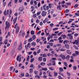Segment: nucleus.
Segmentation results:
<instances>
[{
	"instance_id": "nucleus-17",
	"label": "nucleus",
	"mask_w": 79,
	"mask_h": 79,
	"mask_svg": "<svg viewBox=\"0 0 79 79\" xmlns=\"http://www.w3.org/2000/svg\"><path fill=\"white\" fill-rule=\"evenodd\" d=\"M42 70H43L44 71H46L48 70V69L47 68H42Z\"/></svg>"
},
{
	"instance_id": "nucleus-18",
	"label": "nucleus",
	"mask_w": 79,
	"mask_h": 79,
	"mask_svg": "<svg viewBox=\"0 0 79 79\" xmlns=\"http://www.w3.org/2000/svg\"><path fill=\"white\" fill-rule=\"evenodd\" d=\"M68 40H64L63 42L64 44H67L68 43Z\"/></svg>"
},
{
	"instance_id": "nucleus-12",
	"label": "nucleus",
	"mask_w": 79,
	"mask_h": 79,
	"mask_svg": "<svg viewBox=\"0 0 79 79\" xmlns=\"http://www.w3.org/2000/svg\"><path fill=\"white\" fill-rule=\"evenodd\" d=\"M57 9L58 10L59 9L60 10H61V6H60V5L58 6H57Z\"/></svg>"
},
{
	"instance_id": "nucleus-30",
	"label": "nucleus",
	"mask_w": 79,
	"mask_h": 79,
	"mask_svg": "<svg viewBox=\"0 0 79 79\" xmlns=\"http://www.w3.org/2000/svg\"><path fill=\"white\" fill-rule=\"evenodd\" d=\"M54 76H56L58 75L57 73H56L55 72H54Z\"/></svg>"
},
{
	"instance_id": "nucleus-39",
	"label": "nucleus",
	"mask_w": 79,
	"mask_h": 79,
	"mask_svg": "<svg viewBox=\"0 0 79 79\" xmlns=\"http://www.w3.org/2000/svg\"><path fill=\"white\" fill-rule=\"evenodd\" d=\"M77 69V68L76 66H74L73 67V69L76 70Z\"/></svg>"
},
{
	"instance_id": "nucleus-9",
	"label": "nucleus",
	"mask_w": 79,
	"mask_h": 79,
	"mask_svg": "<svg viewBox=\"0 0 79 79\" xmlns=\"http://www.w3.org/2000/svg\"><path fill=\"white\" fill-rule=\"evenodd\" d=\"M16 29V33L17 34L19 31V27H17Z\"/></svg>"
},
{
	"instance_id": "nucleus-22",
	"label": "nucleus",
	"mask_w": 79,
	"mask_h": 79,
	"mask_svg": "<svg viewBox=\"0 0 79 79\" xmlns=\"http://www.w3.org/2000/svg\"><path fill=\"white\" fill-rule=\"evenodd\" d=\"M30 71H29V73H32L33 72V69H30V70H29Z\"/></svg>"
},
{
	"instance_id": "nucleus-10",
	"label": "nucleus",
	"mask_w": 79,
	"mask_h": 79,
	"mask_svg": "<svg viewBox=\"0 0 79 79\" xmlns=\"http://www.w3.org/2000/svg\"><path fill=\"white\" fill-rule=\"evenodd\" d=\"M19 56H18L17 58V61L19 60V62H20L21 61V57H20L19 60Z\"/></svg>"
},
{
	"instance_id": "nucleus-40",
	"label": "nucleus",
	"mask_w": 79,
	"mask_h": 79,
	"mask_svg": "<svg viewBox=\"0 0 79 79\" xmlns=\"http://www.w3.org/2000/svg\"><path fill=\"white\" fill-rule=\"evenodd\" d=\"M47 56L45 54H43V57H46Z\"/></svg>"
},
{
	"instance_id": "nucleus-45",
	"label": "nucleus",
	"mask_w": 79,
	"mask_h": 79,
	"mask_svg": "<svg viewBox=\"0 0 79 79\" xmlns=\"http://www.w3.org/2000/svg\"><path fill=\"white\" fill-rule=\"evenodd\" d=\"M65 66L67 67V63L66 62H64V63Z\"/></svg>"
},
{
	"instance_id": "nucleus-31",
	"label": "nucleus",
	"mask_w": 79,
	"mask_h": 79,
	"mask_svg": "<svg viewBox=\"0 0 79 79\" xmlns=\"http://www.w3.org/2000/svg\"><path fill=\"white\" fill-rule=\"evenodd\" d=\"M49 45L51 47H52L53 46V43H49Z\"/></svg>"
},
{
	"instance_id": "nucleus-54",
	"label": "nucleus",
	"mask_w": 79,
	"mask_h": 79,
	"mask_svg": "<svg viewBox=\"0 0 79 79\" xmlns=\"http://www.w3.org/2000/svg\"><path fill=\"white\" fill-rule=\"evenodd\" d=\"M36 23H38L39 22H40V20L38 19H37L36 20Z\"/></svg>"
},
{
	"instance_id": "nucleus-48",
	"label": "nucleus",
	"mask_w": 79,
	"mask_h": 79,
	"mask_svg": "<svg viewBox=\"0 0 79 79\" xmlns=\"http://www.w3.org/2000/svg\"><path fill=\"white\" fill-rule=\"evenodd\" d=\"M34 58H32L30 60V62L31 63H32L33 62V61H34Z\"/></svg>"
},
{
	"instance_id": "nucleus-14",
	"label": "nucleus",
	"mask_w": 79,
	"mask_h": 79,
	"mask_svg": "<svg viewBox=\"0 0 79 79\" xmlns=\"http://www.w3.org/2000/svg\"><path fill=\"white\" fill-rule=\"evenodd\" d=\"M31 45H32L33 47H35L36 45V43L34 42H33L31 44Z\"/></svg>"
},
{
	"instance_id": "nucleus-5",
	"label": "nucleus",
	"mask_w": 79,
	"mask_h": 79,
	"mask_svg": "<svg viewBox=\"0 0 79 79\" xmlns=\"http://www.w3.org/2000/svg\"><path fill=\"white\" fill-rule=\"evenodd\" d=\"M67 36L69 37L70 39H72L73 38V36L72 35V34L69 33L68 34Z\"/></svg>"
},
{
	"instance_id": "nucleus-38",
	"label": "nucleus",
	"mask_w": 79,
	"mask_h": 79,
	"mask_svg": "<svg viewBox=\"0 0 79 79\" xmlns=\"http://www.w3.org/2000/svg\"><path fill=\"white\" fill-rule=\"evenodd\" d=\"M6 5V2H4L3 3V6H4V7Z\"/></svg>"
},
{
	"instance_id": "nucleus-47",
	"label": "nucleus",
	"mask_w": 79,
	"mask_h": 79,
	"mask_svg": "<svg viewBox=\"0 0 79 79\" xmlns=\"http://www.w3.org/2000/svg\"><path fill=\"white\" fill-rule=\"evenodd\" d=\"M40 39H37V40H36V42L37 43H39L40 42Z\"/></svg>"
},
{
	"instance_id": "nucleus-2",
	"label": "nucleus",
	"mask_w": 79,
	"mask_h": 79,
	"mask_svg": "<svg viewBox=\"0 0 79 79\" xmlns=\"http://www.w3.org/2000/svg\"><path fill=\"white\" fill-rule=\"evenodd\" d=\"M60 57H61L62 60H65L66 59L65 56L64 55L62 54L60 55Z\"/></svg>"
},
{
	"instance_id": "nucleus-29",
	"label": "nucleus",
	"mask_w": 79,
	"mask_h": 79,
	"mask_svg": "<svg viewBox=\"0 0 79 79\" xmlns=\"http://www.w3.org/2000/svg\"><path fill=\"white\" fill-rule=\"evenodd\" d=\"M22 31H20V32L19 33V37H20L21 36V35H22Z\"/></svg>"
},
{
	"instance_id": "nucleus-36",
	"label": "nucleus",
	"mask_w": 79,
	"mask_h": 79,
	"mask_svg": "<svg viewBox=\"0 0 79 79\" xmlns=\"http://www.w3.org/2000/svg\"><path fill=\"white\" fill-rule=\"evenodd\" d=\"M8 40H6L5 41V44H6L7 43Z\"/></svg>"
},
{
	"instance_id": "nucleus-23",
	"label": "nucleus",
	"mask_w": 79,
	"mask_h": 79,
	"mask_svg": "<svg viewBox=\"0 0 79 79\" xmlns=\"http://www.w3.org/2000/svg\"><path fill=\"white\" fill-rule=\"evenodd\" d=\"M65 47L66 48H67V49H69V45H65Z\"/></svg>"
},
{
	"instance_id": "nucleus-33",
	"label": "nucleus",
	"mask_w": 79,
	"mask_h": 79,
	"mask_svg": "<svg viewBox=\"0 0 79 79\" xmlns=\"http://www.w3.org/2000/svg\"><path fill=\"white\" fill-rule=\"evenodd\" d=\"M59 69H60V72H61L63 71V69L62 68H60Z\"/></svg>"
},
{
	"instance_id": "nucleus-46",
	"label": "nucleus",
	"mask_w": 79,
	"mask_h": 79,
	"mask_svg": "<svg viewBox=\"0 0 79 79\" xmlns=\"http://www.w3.org/2000/svg\"><path fill=\"white\" fill-rule=\"evenodd\" d=\"M74 47L76 49H77V50H78V48L77 47L76 45H74Z\"/></svg>"
},
{
	"instance_id": "nucleus-11",
	"label": "nucleus",
	"mask_w": 79,
	"mask_h": 79,
	"mask_svg": "<svg viewBox=\"0 0 79 79\" xmlns=\"http://www.w3.org/2000/svg\"><path fill=\"white\" fill-rule=\"evenodd\" d=\"M67 53L68 54L71 55L72 53L71 52H70V50H67Z\"/></svg>"
},
{
	"instance_id": "nucleus-60",
	"label": "nucleus",
	"mask_w": 79,
	"mask_h": 79,
	"mask_svg": "<svg viewBox=\"0 0 79 79\" xmlns=\"http://www.w3.org/2000/svg\"><path fill=\"white\" fill-rule=\"evenodd\" d=\"M75 53L76 54H77V55H78L79 54V52H78L76 51L75 52Z\"/></svg>"
},
{
	"instance_id": "nucleus-28",
	"label": "nucleus",
	"mask_w": 79,
	"mask_h": 79,
	"mask_svg": "<svg viewBox=\"0 0 79 79\" xmlns=\"http://www.w3.org/2000/svg\"><path fill=\"white\" fill-rule=\"evenodd\" d=\"M76 41V45H78V43H79V40H76L75 41Z\"/></svg>"
},
{
	"instance_id": "nucleus-6",
	"label": "nucleus",
	"mask_w": 79,
	"mask_h": 79,
	"mask_svg": "<svg viewBox=\"0 0 79 79\" xmlns=\"http://www.w3.org/2000/svg\"><path fill=\"white\" fill-rule=\"evenodd\" d=\"M47 12L45 11H42V15L43 16H45L46 15Z\"/></svg>"
},
{
	"instance_id": "nucleus-42",
	"label": "nucleus",
	"mask_w": 79,
	"mask_h": 79,
	"mask_svg": "<svg viewBox=\"0 0 79 79\" xmlns=\"http://www.w3.org/2000/svg\"><path fill=\"white\" fill-rule=\"evenodd\" d=\"M58 77L59 79H64L63 78H62L61 76L60 75L58 76Z\"/></svg>"
},
{
	"instance_id": "nucleus-7",
	"label": "nucleus",
	"mask_w": 79,
	"mask_h": 79,
	"mask_svg": "<svg viewBox=\"0 0 79 79\" xmlns=\"http://www.w3.org/2000/svg\"><path fill=\"white\" fill-rule=\"evenodd\" d=\"M17 46V42L15 41L14 43V44L13 45V47L14 48H15Z\"/></svg>"
},
{
	"instance_id": "nucleus-1",
	"label": "nucleus",
	"mask_w": 79,
	"mask_h": 79,
	"mask_svg": "<svg viewBox=\"0 0 79 79\" xmlns=\"http://www.w3.org/2000/svg\"><path fill=\"white\" fill-rule=\"evenodd\" d=\"M5 25H6V27L5 28V30L6 31V28L8 30L10 26V24L9 22H8L7 21H6L5 23Z\"/></svg>"
},
{
	"instance_id": "nucleus-62",
	"label": "nucleus",
	"mask_w": 79,
	"mask_h": 79,
	"mask_svg": "<svg viewBox=\"0 0 79 79\" xmlns=\"http://www.w3.org/2000/svg\"><path fill=\"white\" fill-rule=\"evenodd\" d=\"M60 51H65V49H63V48H62L61 49H60Z\"/></svg>"
},
{
	"instance_id": "nucleus-20",
	"label": "nucleus",
	"mask_w": 79,
	"mask_h": 79,
	"mask_svg": "<svg viewBox=\"0 0 79 79\" xmlns=\"http://www.w3.org/2000/svg\"><path fill=\"white\" fill-rule=\"evenodd\" d=\"M48 6H49V7L50 9H51L52 7V4H49Z\"/></svg>"
},
{
	"instance_id": "nucleus-43",
	"label": "nucleus",
	"mask_w": 79,
	"mask_h": 79,
	"mask_svg": "<svg viewBox=\"0 0 79 79\" xmlns=\"http://www.w3.org/2000/svg\"><path fill=\"white\" fill-rule=\"evenodd\" d=\"M37 16L36 14H33V17L34 18H35Z\"/></svg>"
},
{
	"instance_id": "nucleus-35",
	"label": "nucleus",
	"mask_w": 79,
	"mask_h": 79,
	"mask_svg": "<svg viewBox=\"0 0 79 79\" xmlns=\"http://www.w3.org/2000/svg\"><path fill=\"white\" fill-rule=\"evenodd\" d=\"M59 74H60V75L62 76H63L64 77H65L64 76V74H63V73H59Z\"/></svg>"
},
{
	"instance_id": "nucleus-57",
	"label": "nucleus",
	"mask_w": 79,
	"mask_h": 79,
	"mask_svg": "<svg viewBox=\"0 0 79 79\" xmlns=\"http://www.w3.org/2000/svg\"><path fill=\"white\" fill-rule=\"evenodd\" d=\"M35 77L36 78H40V77L38 75H36L35 76Z\"/></svg>"
},
{
	"instance_id": "nucleus-64",
	"label": "nucleus",
	"mask_w": 79,
	"mask_h": 79,
	"mask_svg": "<svg viewBox=\"0 0 79 79\" xmlns=\"http://www.w3.org/2000/svg\"><path fill=\"white\" fill-rule=\"evenodd\" d=\"M46 61V59L45 58H43V61L45 62Z\"/></svg>"
},
{
	"instance_id": "nucleus-19",
	"label": "nucleus",
	"mask_w": 79,
	"mask_h": 79,
	"mask_svg": "<svg viewBox=\"0 0 79 79\" xmlns=\"http://www.w3.org/2000/svg\"><path fill=\"white\" fill-rule=\"evenodd\" d=\"M48 30V29H46L45 30V33L46 34V35H47V36H48V34H49V33H47V32H46V30Z\"/></svg>"
},
{
	"instance_id": "nucleus-56",
	"label": "nucleus",
	"mask_w": 79,
	"mask_h": 79,
	"mask_svg": "<svg viewBox=\"0 0 79 79\" xmlns=\"http://www.w3.org/2000/svg\"><path fill=\"white\" fill-rule=\"evenodd\" d=\"M49 69L51 71H53V69L52 67H50Z\"/></svg>"
},
{
	"instance_id": "nucleus-63",
	"label": "nucleus",
	"mask_w": 79,
	"mask_h": 79,
	"mask_svg": "<svg viewBox=\"0 0 79 79\" xmlns=\"http://www.w3.org/2000/svg\"><path fill=\"white\" fill-rule=\"evenodd\" d=\"M40 49H39V50L38 51H37V53L38 54H39V53H40Z\"/></svg>"
},
{
	"instance_id": "nucleus-51",
	"label": "nucleus",
	"mask_w": 79,
	"mask_h": 79,
	"mask_svg": "<svg viewBox=\"0 0 79 79\" xmlns=\"http://www.w3.org/2000/svg\"><path fill=\"white\" fill-rule=\"evenodd\" d=\"M47 18H46L45 19V20H44L43 21V23H46V20H47Z\"/></svg>"
},
{
	"instance_id": "nucleus-55",
	"label": "nucleus",
	"mask_w": 79,
	"mask_h": 79,
	"mask_svg": "<svg viewBox=\"0 0 79 79\" xmlns=\"http://www.w3.org/2000/svg\"><path fill=\"white\" fill-rule=\"evenodd\" d=\"M43 24L42 22H40V25L41 26H42V25H43Z\"/></svg>"
},
{
	"instance_id": "nucleus-41",
	"label": "nucleus",
	"mask_w": 79,
	"mask_h": 79,
	"mask_svg": "<svg viewBox=\"0 0 79 79\" xmlns=\"http://www.w3.org/2000/svg\"><path fill=\"white\" fill-rule=\"evenodd\" d=\"M11 1H10V2L8 4V6H11Z\"/></svg>"
},
{
	"instance_id": "nucleus-58",
	"label": "nucleus",
	"mask_w": 79,
	"mask_h": 79,
	"mask_svg": "<svg viewBox=\"0 0 79 79\" xmlns=\"http://www.w3.org/2000/svg\"><path fill=\"white\" fill-rule=\"evenodd\" d=\"M49 76L50 77H52V75L51 74V73L50 72H49Z\"/></svg>"
},
{
	"instance_id": "nucleus-59",
	"label": "nucleus",
	"mask_w": 79,
	"mask_h": 79,
	"mask_svg": "<svg viewBox=\"0 0 79 79\" xmlns=\"http://www.w3.org/2000/svg\"><path fill=\"white\" fill-rule=\"evenodd\" d=\"M50 26H51V27H53V25H54V24H53V23H51V24H50Z\"/></svg>"
},
{
	"instance_id": "nucleus-13",
	"label": "nucleus",
	"mask_w": 79,
	"mask_h": 79,
	"mask_svg": "<svg viewBox=\"0 0 79 79\" xmlns=\"http://www.w3.org/2000/svg\"><path fill=\"white\" fill-rule=\"evenodd\" d=\"M70 57V55H68L65 57V59H66V60H69Z\"/></svg>"
},
{
	"instance_id": "nucleus-34",
	"label": "nucleus",
	"mask_w": 79,
	"mask_h": 79,
	"mask_svg": "<svg viewBox=\"0 0 79 79\" xmlns=\"http://www.w3.org/2000/svg\"><path fill=\"white\" fill-rule=\"evenodd\" d=\"M56 62L55 61H52V65H55V64H56Z\"/></svg>"
},
{
	"instance_id": "nucleus-26",
	"label": "nucleus",
	"mask_w": 79,
	"mask_h": 79,
	"mask_svg": "<svg viewBox=\"0 0 79 79\" xmlns=\"http://www.w3.org/2000/svg\"><path fill=\"white\" fill-rule=\"evenodd\" d=\"M40 64L41 65L44 66L45 65V63L42 62L40 63Z\"/></svg>"
},
{
	"instance_id": "nucleus-61",
	"label": "nucleus",
	"mask_w": 79,
	"mask_h": 79,
	"mask_svg": "<svg viewBox=\"0 0 79 79\" xmlns=\"http://www.w3.org/2000/svg\"><path fill=\"white\" fill-rule=\"evenodd\" d=\"M31 45V44L30 43H29L27 45V48H28Z\"/></svg>"
},
{
	"instance_id": "nucleus-49",
	"label": "nucleus",
	"mask_w": 79,
	"mask_h": 79,
	"mask_svg": "<svg viewBox=\"0 0 79 79\" xmlns=\"http://www.w3.org/2000/svg\"><path fill=\"white\" fill-rule=\"evenodd\" d=\"M34 72L35 73V75H37L38 74V71H35Z\"/></svg>"
},
{
	"instance_id": "nucleus-44",
	"label": "nucleus",
	"mask_w": 79,
	"mask_h": 79,
	"mask_svg": "<svg viewBox=\"0 0 79 79\" xmlns=\"http://www.w3.org/2000/svg\"><path fill=\"white\" fill-rule=\"evenodd\" d=\"M41 13V12L40 11V12H37V16H38L40 15V13Z\"/></svg>"
},
{
	"instance_id": "nucleus-25",
	"label": "nucleus",
	"mask_w": 79,
	"mask_h": 79,
	"mask_svg": "<svg viewBox=\"0 0 79 79\" xmlns=\"http://www.w3.org/2000/svg\"><path fill=\"white\" fill-rule=\"evenodd\" d=\"M31 35H33L35 34V31H31Z\"/></svg>"
},
{
	"instance_id": "nucleus-15",
	"label": "nucleus",
	"mask_w": 79,
	"mask_h": 79,
	"mask_svg": "<svg viewBox=\"0 0 79 79\" xmlns=\"http://www.w3.org/2000/svg\"><path fill=\"white\" fill-rule=\"evenodd\" d=\"M46 4H45L44 6H43V9L44 10L46 11Z\"/></svg>"
},
{
	"instance_id": "nucleus-50",
	"label": "nucleus",
	"mask_w": 79,
	"mask_h": 79,
	"mask_svg": "<svg viewBox=\"0 0 79 79\" xmlns=\"http://www.w3.org/2000/svg\"><path fill=\"white\" fill-rule=\"evenodd\" d=\"M78 4H75L74 6V8H77L78 7Z\"/></svg>"
},
{
	"instance_id": "nucleus-8",
	"label": "nucleus",
	"mask_w": 79,
	"mask_h": 79,
	"mask_svg": "<svg viewBox=\"0 0 79 79\" xmlns=\"http://www.w3.org/2000/svg\"><path fill=\"white\" fill-rule=\"evenodd\" d=\"M17 17H16L14 19H13V24H15L16 23L17 21Z\"/></svg>"
},
{
	"instance_id": "nucleus-27",
	"label": "nucleus",
	"mask_w": 79,
	"mask_h": 79,
	"mask_svg": "<svg viewBox=\"0 0 79 79\" xmlns=\"http://www.w3.org/2000/svg\"><path fill=\"white\" fill-rule=\"evenodd\" d=\"M36 37V36L35 35H33L32 36V38L33 40H34L35 39Z\"/></svg>"
},
{
	"instance_id": "nucleus-21",
	"label": "nucleus",
	"mask_w": 79,
	"mask_h": 79,
	"mask_svg": "<svg viewBox=\"0 0 79 79\" xmlns=\"http://www.w3.org/2000/svg\"><path fill=\"white\" fill-rule=\"evenodd\" d=\"M31 11H33L35 9V8L33 6H31Z\"/></svg>"
},
{
	"instance_id": "nucleus-24",
	"label": "nucleus",
	"mask_w": 79,
	"mask_h": 79,
	"mask_svg": "<svg viewBox=\"0 0 79 79\" xmlns=\"http://www.w3.org/2000/svg\"><path fill=\"white\" fill-rule=\"evenodd\" d=\"M42 57H40L39 58V60L40 61H42Z\"/></svg>"
},
{
	"instance_id": "nucleus-37",
	"label": "nucleus",
	"mask_w": 79,
	"mask_h": 79,
	"mask_svg": "<svg viewBox=\"0 0 79 79\" xmlns=\"http://www.w3.org/2000/svg\"><path fill=\"white\" fill-rule=\"evenodd\" d=\"M69 9H66L65 10V12L66 13H69Z\"/></svg>"
},
{
	"instance_id": "nucleus-3",
	"label": "nucleus",
	"mask_w": 79,
	"mask_h": 79,
	"mask_svg": "<svg viewBox=\"0 0 79 79\" xmlns=\"http://www.w3.org/2000/svg\"><path fill=\"white\" fill-rule=\"evenodd\" d=\"M22 43H20V45H19V47L18 48V50H19V51H20L21 50L22 48Z\"/></svg>"
},
{
	"instance_id": "nucleus-16",
	"label": "nucleus",
	"mask_w": 79,
	"mask_h": 79,
	"mask_svg": "<svg viewBox=\"0 0 79 79\" xmlns=\"http://www.w3.org/2000/svg\"><path fill=\"white\" fill-rule=\"evenodd\" d=\"M32 41H33V40H32V38H30V39L28 40V42H31Z\"/></svg>"
},
{
	"instance_id": "nucleus-32",
	"label": "nucleus",
	"mask_w": 79,
	"mask_h": 79,
	"mask_svg": "<svg viewBox=\"0 0 79 79\" xmlns=\"http://www.w3.org/2000/svg\"><path fill=\"white\" fill-rule=\"evenodd\" d=\"M30 59V56H27V61H29V60Z\"/></svg>"
},
{
	"instance_id": "nucleus-4",
	"label": "nucleus",
	"mask_w": 79,
	"mask_h": 79,
	"mask_svg": "<svg viewBox=\"0 0 79 79\" xmlns=\"http://www.w3.org/2000/svg\"><path fill=\"white\" fill-rule=\"evenodd\" d=\"M24 9V7H20L19 9V11L22 12L23 11Z\"/></svg>"
},
{
	"instance_id": "nucleus-52",
	"label": "nucleus",
	"mask_w": 79,
	"mask_h": 79,
	"mask_svg": "<svg viewBox=\"0 0 79 79\" xmlns=\"http://www.w3.org/2000/svg\"><path fill=\"white\" fill-rule=\"evenodd\" d=\"M29 76V74L27 73L25 75V76L27 77H28Z\"/></svg>"
},
{
	"instance_id": "nucleus-53",
	"label": "nucleus",
	"mask_w": 79,
	"mask_h": 79,
	"mask_svg": "<svg viewBox=\"0 0 79 79\" xmlns=\"http://www.w3.org/2000/svg\"><path fill=\"white\" fill-rule=\"evenodd\" d=\"M4 14L5 16L6 15V10H5L4 12Z\"/></svg>"
}]
</instances>
